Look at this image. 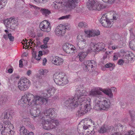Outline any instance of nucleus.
<instances>
[{"label":"nucleus","mask_w":135,"mask_h":135,"mask_svg":"<svg viewBox=\"0 0 135 135\" xmlns=\"http://www.w3.org/2000/svg\"><path fill=\"white\" fill-rule=\"evenodd\" d=\"M47 99L42 96L38 95H33L30 93H28L23 96L19 101L18 104L23 107L33 105H41L46 103Z\"/></svg>","instance_id":"obj_1"},{"label":"nucleus","mask_w":135,"mask_h":135,"mask_svg":"<svg viewBox=\"0 0 135 135\" xmlns=\"http://www.w3.org/2000/svg\"><path fill=\"white\" fill-rule=\"evenodd\" d=\"M83 86H78L74 98H68L64 103V105L67 108L70 109H74L79 105V103L82 102L85 100V96H86L87 92L83 89Z\"/></svg>","instance_id":"obj_2"},{"label":"nucleus","mask_w":135,"mask_h":135,"mask_svg":"<svg viewBox=\"0 0 135 135\" xmlns=\"http://www.w3.org/2000/svg\"><path fill=\"white\" fill-rule=\"evenodd\" d=\"M2 118L4 119L3 121L0 123V131L2 135H13L14 132L12 129L14 127L9 121V118H12L11 113L5 111L2 113Z\"/></svg>","instance_id":"obj_3"},{"label":"nucleus","mask_w":135,"mask_h":135,"mask_svg":"<svg viewBox=\"0 0 135 135\" xmlns=\"http://www.w3.org/2000/svg\"><path fill=\"white\" fill-rule=\"evenodd\" d=\"M89 95L95 98L94 105V108L97 110H107L110 106V101L105 98L100 97L98 98L97 96H94L89 93Z\"/></svg>","instance_id":"obj_4"},{"label":"nucleus","mask_w":135,"mask_h":135,"mask_svg":"<svg viewBox=\"0 0 135 135\" xmlns=\"http://www.w3.org/2000/svg\"><path fill=\"white\" fill-rule=\"evenodd\" d=\"M100 91L103 92L110 98H113V94L110 89H103L100 88L94 87L93 89H91L90 91H89V93L91 94L94 96H97L98 97V98L100 97H103V93L102 92H100Z\"/></svg>","instance_id":"obj_5"},{"label":"nucleus","mask_w":135,"mask_h":135,"mask_svg":"<svg viewBox=\"0 0 135 135\" xmlns=\"http://www.w3.org/2000/svg\"><path fill=\"white\" fill-rule=\"evenodd\" d=\"M85 100L82 102L79 103V105L81 106L78 110L77 114L80 116L83 115L88 111H90L91 108L90 99L85 97Z\"/></svg>","instance_id":"obj_6"},{"label":"nucleus","mask_w":135,"mask_h":135,"mask_svg":"<svg viewBox=\"0 0 135 135\" xmlns=\"http://www.w3.org/2000/svg\"><path fill=\"white\" fill-rule=\"evenodd\" d=\"M45 117L41 118L43 128L45 130H49L55 128L56 126H58L59 124V122L56 120H47L46 119Z\"/></svg>","instance_id":"obj_7"},{"label":"nucleus","mask_w":135,"mask_h":135,"mask_svg":"<svg viewBox=\"0 0 135 135\" xmlns=\"http://www.w3.org/2000/svg\"><path fill=\"white\" fill-rule=\"evenodd\" d=\"M54 81L57 85L64 86L69 83V80L65 74L59 73L58 74H55L53 75Z\"/></svg>","instance_id":"obj_8"},{"label":"nucleus","mask_w":135,"mask_h":135,"mask_svg":"<svg viewBox=\"0 0 135 135\" xmlns=\"http://www.w3.org/2000/svg\"><path fill=\"white\" fill-rule=\"evenodd\" d=\"M87 6L89 10H92L99 11L107 7L105 4H99L96 0H88Z\"/></svg>","instance_id":"obj_9"},{"label":"nucleus","mask_w":135,"mask_h":135,"mask_svg":"<svg viewBox=\"0 0 135 135\" xmlns=\"http://www.w3.org/2000/svg\"><path fill=\"white\" fill-rule=\"evenodd\" d=\"M30 84V80L25 77H23L18 81V85L20 90L24 91L28 89Z\"/></svg>","instance_id":"obj_10"},{"label":"nucleus","mask_w":135,"mask_h":135,"mask_svg":"<svg viewBox=\"0 0 135 135\" xmlns=\"http://www.w3.org/2000/svg\"><path fill=\"white\" fill-rule=\"evenodd\" d=\"M105 47L104 44L102 42H99L95 44L94 42H91L90 44V47L88 49V53L90 52L96 50L100 51L104 50Z\"/></svg>","instance_id":"obj_11"},{"label":"nucleus","mask_w":135,"mask_h":135,"mask_svg":"<svg viewBox=\"0 0 135 135\" xmlns=\"http://www.w3.org/2000/svg\"><path fill=\"white\" fill-rule=\"evenodd\" d=\"M68 29L66 26L62 25H60L57 27L55 30L56 35L58 36L61 37L64 35L66 32V29Z\"/></svg>","instance_id":"obj_12"},{"label":"nucleus","mask_w":135,"mask_h":135,"mask_svg":"<svg viewBox=\"0 0 135 135\" xmlns=\"http://www.w3.org/2000/svg\"><path fill=\"white\" fill-rule=\"evenodd\" d=\"M82 65L83 66L84 70L86 71H88L89 69L95 66L96 63L94 60H86L82 63Z\"/></svg>","instance_id":"obj_13"},{"label":"nucleus","mask_w":135,"mask_h":135,"mask_svg":"<svg viewBox=\"0 0 135 135\" xmlns=\"http://www.w3.org/2000/svg\"><path fill=\"white\" fill-rule=\"evenodd\" d=\"M39 27L41 30L46 32H49L51 30L50 23L47 20H44L41 22Z\"/></svg>","instance_id":"obj_14"},{"label":"nucleus","mask_w":135,"mask_h":135,"mask_svg":"<svg viewBox=\"0 0 135 135\" xmlns=\"http://www.w3.org/2000/svg\"><path fill=\"white\" fill-rule=\"evenodd\" d=\"M55 109L54 108H50L44 111V114L45 118L47 120L54 119V117L55 116Z\"/></svg>","instance_id":"obj_15"},{"label":"nucleus","mask_w":135,"mask_h":135,"mask_svg":"<svg viewBox=\"0 0 135 135\" xmlns=\"http://www.w3.org/2000/svg\"><path fill=\"white\" fill-rule=\"evenodd\" d=\"M63 49L66 53L69 54L73 52V51L75 50V47L73 45L67 43L63 45Z\"/></svg>","instance_id":"obj_16"},{"label":"nucleus","mask_w":135,"mask_h":135,"mask_svg":"<svg viewBox=\"0 0 135 135\" xmlns=\"http://www.w3.org/2000/svg\"><path fill=\"white\" fill-rule=\"evenodd\" d=\"M77 3V0H66L64 4L67 7L71 9L74 8Z\"/></svg>","instance_id":"obj_17"},{"label":"nucleus","mask_w":135,"mask_h":135,"mask_svg":"<svg viewBox=\"0 0 135 135\" xmlns=\"http://www.w3.org/2000/svg\"><path fill=\"white\" fill-rule=\"evenodd\" d=\"M52 62L55 65L59 66L61 65L63 63L62 59L58 56H54L52 59Z\"/></svg>","instance_id":"obj_18"},{"label":"nucleus","mask_w":135,"mask_h":135,"mask_svg":"<svg viewBox=\"0 0 135 135\" xmlns=\"http://www.w3.org/2000/svg\"><path fill=\"white\" fill-rule=\"evenodd\" d=\"M87 37H94L95 36H98L100 35V31L98 30H88L85 31Z\"/></svg>","instance_id":"obj_19"},{"label":"nucleus","mask_w":135,"mask_h":135,"mask_svg":"<svg viewBox=\"0 0 135 135\" xmlns=\"http://www.w3.org/2000/svg\"><path fill=\"white\" fill-rule=\"evenodd\" d=\"M20 131L21 135H34L33 132H30L23 126L20 127Z\"/></svg>","instance_id":"obj_20"},{"label":"nucleus","mask_w":135,"mask_h":135,"mask_svg":"<svg viewBox=\"0 0 135 135\" xmlns=\"http://www.w3.org/2000/svg\"><path fill=\"white\" fill-rule=\"evenodd\" d=\"M40 111L38 109H37L36 110L33 109L30 110V113L33 118H35L39 116L40 114Z\"/></svg>","instance_id":"obj_21"},{"label":"nucleus","mask_w":135,"mask_h":135,"mask_svg":"<svg viewBox=\"0 0 135 135\" xmlns=\"http://www.w3.org/2000/svg\"><path fill=\"white\" fill-rule=\"evenodd\" d=\"M88 49L87 51V52H80L79 53L77 56L76 57L79 59V60L80 61L82 62L83 61L84 59L87 56L88 54L89 53L88 52Z\"/></svg>","instance_id":"obj_22"},{"label":"nucleus","mask_w":135,"mask_h":135,"mask_svg":"<svg viewBox=\"0 0 135 135\" xmlns=\"http://www.w3.org/2000/svg\"><path fill=\"white\" fill-rule=\"evenodd\" d=\"M86 45L87 42L86 40L82 41H79L78 42L77 48L80 50H82L85 47Z\"/></svg>","instance_id":"obj_23"},{"label":"nucleus","mask_w":135,"mask_h":135,"mask_svg":"<svg viewBox=\"0 0 135 135\" xmlns=\"http://www.w3.org/2000/svg\"><path fill=\"white\" fill-rule=\"evenodd\" d=\"M9 19L11 25V29H14L18 24L17 20H16L14 17L9 18Z\"/></svg>","instance_id":"obj_24"},{"label":"nucleus","mask_w":135,"mask_h":135,"mask_svg":"<svg viewBox=\"0 0 135 135\" xmlns=\"http://www.w3.org/2000/svg\"><path fill=\"white\" fill-rule=\"evenodd\" d=\"M56 90V89L53 87L51 86L49 87L48 89L46 90L47 92L46 93L47 94V96H50L54 94Z\"/></svg>","instance_id":"obj_25"},{"label":"nucleus","mask_w":135,"mask_h":135,"mask_svg":"<svg viewBox=\"0 0 135 135\" xmlns=\"http://www.w3.org/2000/svg\"><path fill=\"white\" fill-rule=\"evenodd\" d=\"M40 11L42 15L46 17H48L49 15L51 14V11L48 9L45 8H41Z\"/></svg>","instance_id":"obj_26"},{"label":"nucleus","mask_w":135,"mask_h":135,"mask_svg":"<svg viewBox=\"0 0 135 135\" xmlns=\"http://www.w3.org/2000/svg\"><path fill=\"white\" fill-rule=\"evenodd\" d=\"M101 23L102 24V25L105 27H110L112 25V23L109 20H107L106 21H104L103 22Z\"/></svg>","instance_id":"obj_27"},{"label":"nucleus","mask_w":135,"mask_h":135,"mask_svg":"<svg viewBox=\"0 0 135 135\" xmlns=\"http://www.w3.org/2000/svg\"><path fill=\"white\" fill-rule=\"evenodd\" d=\"M53 7L56 9H59L62 5V2L59 0H57L53 2Z\"/></svg>","instance_id":"obj_28"},{"label":"nucleus","mask_w":135,"mask_h":135,"mask_svg":"<svg viewBox=\"0 0 135 135\" xmlns=\"http://www.w3.org/2000/svg\"><path fill=\"white\" fill-rule=\"evenodd\" d=\"M8 97L7 96H1L0 97V102L1 104H4L8 102Z\"/></svg>","instance_id":"obj_29"},{"label":"nucleus","mask_w":135,"mask_h":135,"mask_svg":"<svg viewBox=\"0 0 135 135\" xmlns=\"http://www.w3.org/2000/svg\"><path fill=\"white\" fill-rule=\"evenodd\" d=\"M4 22L5 26L7 27V28H10L11 29V23L10 21V19H7L4 21Z\"/></svg>","instance_id":"obj_30"},{"label":"nucleus","mask_w":135,"mask_h":135,"mask_svg":"<svg viewBox=\"0 0 135 135\" xmlns=\"http://www.w3.org/2000/svg\"><path fill=\"white\" fill-rule=\"evenodd\" d=\"M134 55L131 52H130L128 55L126 56V59L129 61L133 60V59H134Z\"/></svg>","instance_id":"obj_31"},{"label":"nucleus","mask_w":135,"mask_h":135,"mask_svg":"<svg viewBox=\"0 0 135 135\" xmlns=\"http://www.w3.org/2000/svg\"><path fill=\"white\" fill-rule=\"evenodd\" d=\"M105 68H109V70L110 71H112L114 68L113 64L111 63H107L105 65Z\"/></svg>","instance_id":"obj_32"},{"label":"nucleus","mask_w":135,"mask_h":135,"mask_svg":"<svg viewBox=\"0 0 135 135\" xmlns=\"http://www.w3.org/2000/svg\"><path fill=\"white\" fill-rule=\"evenodd\" d=\"M7 0H0V9L4 7L7 3Z\"/></svg>","instance_id":"obj_33"},{"label":"nucleus","mask_w":135,"mask_h":135,"mask_svg":"<svg viewBox=\"0 0 135 135\" xmlns=\"http://www.w3.org/2000/svg\"><path fill=\"white\" fill-rule=\"evenodd\" d=\"M129 46L133 50H135V39L132 40L130 42Z\"/></svg>","instance_id":"obj_34"},{"label":"nucleus","mask_w":135,"mask_h":135,"mask_svg":"<svg viewBox=\"0 0 135 135\" xmlns=\"http://www.w3.org/2000/svg\"><path fill=\"white\" fill-rule=\"evenodd\" d=\"M107 127H105L104 126H102L100 128L99 132L100 133H104L107 132Z\"/></svg>","instance_id":"obj_35"},{"label":"nucleus","mask_w":135,"mask_h":135,"mask_svg":"<svg viewBox=\"0 0 135 135\" xmlns=\"http://www.w3.org/2000/svg\"><path fill=\"white\" fill-rule=\"evenodd\" d=\"M71 17L70 15H68L64 16H62L58 18L59 20H67L70 18Z\"/></svg>","instance_id":"obj_36"},{"label":"nucleus","mask_w":135,"mask_h":135,"mask_svg":"<svg viewBox=\"0 0 135 135\" xmlns=\"http://www.w3.org/2000/svg\"><path fill=\"white\" fill-rule=\"evenodd\" d=\"M107 16L106 14H104L102 16L100 20V23L103 22L104 21H106L107 20H109L107 17Z\"/></svg>","instance_id":"obj_37"},{"label":"nucleus","mask_w":135,"mask_h":135,"mask_svg":"<svg viewBox=\"0 0 135 135\" xmlns=\"http://www.w3.org/2000/svg\"><path fill=\"white\" fill-rule=\"evenodd\" d=\"M48 72L47 70L44 69H41L39 70V73L41 75H43L45 73H47Z\"/></svg>","instance_id":"obj_38"},{"label":"nucleus","mask_w":135,"mask_h":135,"mask_svg":"<svg viewBox=\"0 0 135 135\" xmlns=\"http://www.w3.org/2000/svg\"><path fill=\"white\" fill-rule=\"evenodd\" d=\"M120 36L117 34H115L114 35H113L111 36V38L114 40H117L119 39L120 38Z\"/></svg>","instance_id":"obj_39"},{"label":"nucleus","mask_w":135,"mask_h":135,"mask_svg":"<svg viewBox=\"0 0 135 135\" xmlns=\"http://www.w3.org/2000/svg\"><path fill=\"white\" fill-rule=\"evenodd\" d=\"M78 26L79 27L83 28L86 27L87 26V25L85 22H81L79 23Z\"/></svg>","instance_id":"obj_40"},{"label":"nucleus","mask_w":135,"mask_h":135,"mask_svg":"<svg viewBox=\"0 0 135 135\" xmlns=\"http://www.w3.org/2000/svg\"><path fill=\"white\" fill-rule=\"evenodd\" d=\"M8 37L10 41L13 42L14 41V37L11 33L8 34Z\"/></svg>","instance_id":"obj_41"},{"label":"nucleus","mask_w":135,"mask_h":135,"mask_svg":"<svg viewBox=\"0 0 135 135\" xmlns=\"http://www.w3.org/2000/svg\"><path fill=\"white\" fill-rule=\"evenodd\" d=\"M77 40L78 42L79 41H82L84 40H85V39L83 38L81 35H79L77 37Z\"/></svg>","instance_id":"obj_42"},{"label":"nucleus","mask_w":135,"mask_h":135,"mask_svg":"<svg viewBox=\"0 0 135 135\" xmlns=\"http://www.w3.org/2000/svg\"><path fill=\"white\" fill-rule=\"evenodd\" d=\"M29 119L24 118H23L22 119V121L23 123H24V124L27 125L26 123H28L29 122Z\"/></svg>","instance_id":"obj_43"},{"label":"nucleus","mask_w":135,"mask_h":135,"mask_svg":"<svg viewBox=\"0 0 135 135\" xmlns=\"http://www.w3.org/2000/svg\"><path fill=\"white\" fill-rule=\"evenodd\" d=\"M105 2H107L110 4H112L114 3L116 0H102Z\"/></svg>","instance_id":"obj_44"},{"label":"nucleus","mask_w":135,"mask_h":135,"mask_svg":"<svg viewBox=\"0 0 135 135\" xmlns=\"http://www.w3.org/2000/svg\"><path fill=\"white\" fill-rule=\"evenodd\" d=\"M50 40V38L49 37H45L43 40V42L44 44H47L49 41Z\"/></svg>","instance_id":"obj_45"},{"label":"nucleus","mask_w":135,"mask_h":135,"mask_svg":"<svg viewBox=\"0 0 135 135\" xmlns=\"http://www.w3.org/2000/svg\"><path fill=\"white\" fill-rule=\"evenodd\" d=\"M113 60H117L118 56V53H114L113 54Z\"/></svg>","instance_id":"obj_46"},{"label":"nucleus","mask_w":135,"mask_h":135,"mask_svg":"<svg viewBox=\"0 0 135 135\" xmlns=\"http://www.w3.org/2000/svg\"><path fill=\"white\" fill-rule=\"evenodd\" d=\"M135 132L132 131H129L128 133H127L125 135H135L134 133Z\"/></svg>","instance_id":"obj_47"},{"label":"nucleus","mask_w":135,"mask_h":135,"mask_svg":"<svg viewBox=\"0 0 135 135\" xmlns=\"http://www.w3.org/2000/svg\"><path fill=\"white\" fill-rule=\"evenodd\" d=\"M90 127V125H89L88 123L87 124H84V125L83 126V128L84 129L86 130L88 128V127Z\"/></svg>","instance_id":"obj_48"},{"label":"nucleus","mask_w":135,"mask_h":135,"mask_svg":"<svg viewBox=\"0 0 135 135\" xmlns=\"http://www.w3.org/2000/svg\"><path fill=\"white\" fill-rule=\"evenodd\" d=\"M37 3H45V0H34Z\"/></svg>","instance_id":"obj_49"},{"label":"nucleus","mask_w":135,"mask_h":135,"mask_svg":"<svg viewBox=\"0 0 135 135\" xmlns=\"http://www.w3.org/2000/svg\"><path fill=\"white\" fill-rule=\"evenodd\" d=\"M120 105L121 107L123 108H125L126 106V103L123 102H120Z\"/></svg>","instance_id":"obj_50"},{"label":"nucleus","mask_w":135,"mask_h":135,"mask_svg":"<svg viewBox=\"0 0 135 135\" xmlns=\"http://www.w3.org/2000/svg\"><path fill=\"white\" fill-rule=\"evenodd\" d=\"M118 63L119 65H123L124 63V61L123 60L120 59L118 60Z\"/></svg>","instance_id":"obj_51"},{"label":"nucleus","mask_w":135,"mask_h":135,"mask_svg":"<svg viewBox=\"0 0 135 135\" xmlns=\"http://www.w3.org/2000/svg\"><path fill=\"white\" fill-rule=\"evenodd\" d=\"M47 62V60L46 59V58H44L43 60L42 65L44 66L45 65Z\"/></svg>","instance_id":"obj_52"},{"label":"nucleus","mask_w":135,"mask_h":135,"mask_svg":"<svg viewBox=\"0 0 135 135\" xmlns=\"http://www.w3.org/2000/svg\"><path fill=\"white\" fill-rule=\"evenodd\" d=\"M41 47L42 49H46L48 47L47 44H44L41 46Z\"/></svg>","instance_id":"obj_53"},{"label":"nucleus","mask_w":135,"mask_h":135,"mask_svg":"<svg viewBox=\"0 0 135 135\" xmlns=\"http://www.w3.org/2000/svg\"><path fill=\"white\" fill-rule=\"evenodd\" d=\"M33 58H34L36 60H40L41 57H39L37 55L36 56L34 57Z\"/></svg>","instance_id":"obj_54"},{"label":"nucleus","mask_w":135,"mask_h":135,"mask_svg":"<svg viewBox=\"0 0 135 135\" xmlns=\"http://www.w3.org/2000/svg\"><path fill=\"white\" fill-rule=\"evenodd\" d=\"M130 116L131 118L132 121H133L135 120V115H133L131 114H130Z\"/></svg>","instance_id":"obj_55"},{"label":"nucleus","mask_w":135,"mask_h":135,"mask_svg":"<svg viewBox=\"0 0 135 135\" xmlns=\"http://www.w3.org/2000/svg\"><path fill=\"white\" fill-rule=\"evenodd\" d=\"M19 66L20 68H22V61L21 60H20L19 61Z\"/></svg>","instance_id":"obj_56"},{"label":"nucleus","mask_w":135,"mask_h":135,"mask_svg":"<svg viewBox=\"0 0 135 135\" xmlns=\"http://www.w3.org/2000/svg\"><path fill=\"white\" fill-rule=\"evenodd\" d=\"M110 89L112 90V91L113 92H115L117 91L116 88L114 87H112Z\"/></svg>","instance_id":"obj_57"},{"label":"nucleus","mask_w":135,"mask_h":135,"mask_svg":"<svg viewBox=\"0 0 135 135\" xmlns=\"http://www.w3.org/2000/svg\"><path fill=\"white\" fill-rule=\"evenodd\" d=\"M107 56V52H106L105 53V54L103 56V58L104 59H105Z\"/></svg>","instance_id":"obj_58"},{"label":"nucleus","mask_w":135,"mask_h":135,"mask_svg":"<svg viewBox=\"0 0 135 135\" xmlns=\"http://www.w3.org/2000/svg\"><path fill=\"white\" fill-rule=\"evenodd\" d=\"M31 74V71L30 70H28L27 72V74L28 76H29Z\"/></svg>","instance_id":"obj_59"},{"label":"nucleus","mask_w":135,"mask_h":135,"mask_svg":"<svg viewBox=\"0 0 135 135\" xmlns=\"http://www.w3.org/2000/svg\"><path fill=\"white\" fill-rule=\"evenodd\" d=\"M32 57H33L35 56H36V51H33L32 52Z\"/></svg>","instance_id":"obj_60"},{"label":"nucleus","mask_w":135,"mask_h":135,"mask_svg":"<svg viewBox=\"0 0 135 135\" xmlns=\"http://www.w3.org/2000/svg\"><path fill=\"white\" fill-rule=\"evenodd\" d=\"M112 50H114L118 48V46H111Z\"/></svg>","instance_id":"obj_61"},{"label":"nucleus","mask_w":135,"mask_h":135,"mask_svg":"<svg viewBox=\"0 0 135 135\" xmlns=\"http://www.w3.org/2000/svg\"><path fill=\"white\" fill-rule=\"evenodd\" d=\"M43 55L42 52L41 51H39L38 52V56L39 57H41V56H42Z\"/></svg>","instance_id":"obj_62"},{"label":"nucleus","mask_w":135,"mask_h":135,"mask_svg":"<svg viewBox=\"0 0 135 135\" xmlns=\"http://www.w3.org/2000/svg\"><path fill=\"white\" fill-rule=\"evenodd\" d=\"M13 70L12 69L10 68L8 70V71L9 73H11L13 72Z\"/></svg>","instance_id":"obj_63"},{"label":"nucleus","mask_w":135,"mask_h":135,"mask_svg":"<svg viewBox=\"0 0 135 135\" xmlns=\"http://www.w3.org/2000/svg\"><path fill=\"white\" fill-rule=\"evenodd\" d=\"M43 135H53L52 134L49 132L44 133Z\"/></svg>","instance_id":"obj_64"}]
</instances>
